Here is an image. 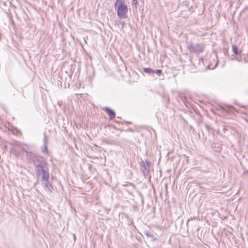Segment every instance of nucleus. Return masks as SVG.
<instances>
[{"instance_id":"1","label":"nucleus","mask_w":248,"mask_h":248,"mask_svg":"<svg viewBox=\"0 0 248 248\" xmlns=\"http://www.w3.org/2000/svg\"><path fill=\"white\" fill-rule=\"evenodd\" d=\"M115 8L117 10V15L120 18H126L127 7L124 4L123 0H117L115 4Z\"/></svg>"},{"instance_id":"2","label":"nucleus","mask_w":248,"mask_h":248,"mask_svg":"<svg viewBox=\"0 0 248 248\" xmlns=\"http://www.w3.org/2000/svg\"><path fill=\"white\" fill-rule=\"evenodd\" d=\"M12 150H15L16 152L19 153L20 151H24L25 149L23 145L17 141L14 142L12 145Z\"/></svg>"},{"instance_id":"3","label":"nucleus","mask_w":248,"mask_h":248,"mask_svg":"<svg viewBox=\"0 0 248 248\" xmlns=\"http://www.w3.org/2000/svg\"><path fill=\"white\" fill-rule=\"evenodd\" d=\"M188 49L192 52L199 53L203 50V46L200 45H196L193 46L192 45H188L187 46Z\"/></svg>"},{"instance_id":"4","label":"nucleus","mask_w":248,"mask_h":248,"mask_svg":"<svg viewBox=\"0 0 248 248\" xmlns=\"http://www.w3.org/2000/svg\"><path fill=\"white\" fill-rule=\"evenodd\" d=\"M141 170L144 175L148 174L149 170V166L147 162H142L141 163Z\"/></svg>"},{"instance_id":"5","label":"nucleus","mask_w":248,"mask_h":248,"mask_svg":"<svg viewBox=\"0 0 248 248\" xmlns=\"http://www.w3.org/2000/svg\"><path fill=\"white\" fill-rule=\"evenodd\" d=\"M43 186L46 191H52L53 187L52 185L48 182V180L44 181Z\"/></svg>"},{"instance_id":"6","label":"nucleus","mask_w":248,"mask_h":248,"mask_svg":"<svg viewBox=\"0 0 248 248\" xmlns=\"http://www.w3.org/2000/svg\"><path fill=\"white\" fill-rule=\"evenodd\" d=\"M105 110L107 111L110 119L112 120L115 118V113L113 110L107 107L105 108Z\"/></svg>"},{"instance_id":"7","label":"nucleus","mask_w":248,"mask_h":248,"mask_svg":"<svg viewBox=\"0 0 248 248\" xmlns=\"http://www.w3.org/2000/svg\"><path fill=\"white\" fill-rule=\"evenodd\" d=\"M232 108V107L228 106L223 107V106L219 105L217 108V109L220 110L222 111H226V112L231 111Z\"/></svg>"},{"instance_id":"8","label":"nucleus","mask_w":248,"mask_h":248,"mask_svg":"<svg viewBox=\"0 0 248 248\" xmlns=\"http://www.w3.org/2000/svg\"><path fill=\"white\" fill-rule=\"evenodd\" d=\"M35 170L38 175H41L42 172L45 170V169L42 165H38L36 166Z\"/></svg>"},{"instance_id":"9","label":"nucleus","mask_w":248,"mask_h":248,"mask_svg":"<svg viewBox=\"0 0 248 248\" xmlns=\"http://www.w3.org/2000/svg\"><path fill=\"white\" fill-rule=\"evenodd\" d=\"M41 175H42V177H42V180L43 181H44L48 180V179L49 178V174L45 170L42 172Z\"/></svg>"},{"instance_id":"10","label":"nucleus","mask_w":248,"mask_h":248,"mask_svg":"<svg viewBox=\"0 0 248 248\" xmlns=\"http://www.w3.org/2000/svg\"><path fill=\"white\" fill-rule=\"evenodd\" d=\"M143 71H144V72L150 74L154 73V70L150 68H144Z\"/></svg>"},{"instance_id":"11","label":"nucleus","mask_w":248,"mask_h":248,"mask_svg":"<svg viewBox=\"0 0 248 248\" xmlns=\"http://www.w3.org/2000/svg\"><path fill=\"white\" fill-rule=\"evenodd\" d=\"M144 234L147 236L150 237L153 240H155V236L153 234L151 233L150 232L146 231Z\"/></svg>"},{"instance_id":"12","label":"nucleus","mask_w":248,"mask_h":248,"mask_svg":"<svg viewBox=\"0 0 248 248\" xmlns=\"http://www.w3.org/2000/svg\"><path fill=\"white\" fill-rule=\"evenodd\" d=\"M232 51H233V53L235 55H238L239 54V52H238V51L237 47L236 46L232 45Z\"/></svg>"},{"instance_id":"13","label":"nucleus","mask_w":248,"mask_h":248,"mask_svg":"<svg viewBox=\"0 0 248 248\" xmlns=\"http://www.w3.org/2000/svg\"><path fill=\"white\" fill-rule=\"evenodd\" d=\"M120 24H121L122 25V28H123V26L124 25V22H121L120 20H116L115 21V26H116V25L119 26Z\"/></svg>"},{"instance_id":"14","label":"nucleus","mask_w":248,"mask_h":248,"mask_svg":"<svg viewBox=\"0 0 248 248\" xmlns=\"http://www.w3.org/2000/svg\"><path fill=\"white\" fill-rule=\"evenodd\" d=\"M162 72L161 70L157 69L154 70V73L157 74L158 75H160Z\"/></svg>"},{"instance_id":"15","label":"nucleus","mask_w":248,"mask_h":248,"mask_svg":"<svg viewBox=\"0 0 248 248\" xmlns=\"http://www.w3.org/2000/svg\"><path fill=\"white\" fill-rule=\"evenodd\" d=\"M43 153H46L47 152V149L46 145H45L44 149L42 150Z\"/></svg>"},{"instance_id":"16","label":"nucleus","mask_w":248,"mask_h":248,"mask_svg":"<svg viewBox=\"0 0 248 248\" xmlns=\"http://www.w3.org/2000/svg\"><path fill=\"white\" fill-rule=\"evenodd\" d=\"M138 3V1L137 0H133V4H137Z\"/></svg>"}]
</instances>
